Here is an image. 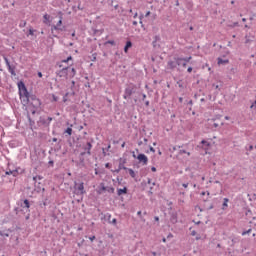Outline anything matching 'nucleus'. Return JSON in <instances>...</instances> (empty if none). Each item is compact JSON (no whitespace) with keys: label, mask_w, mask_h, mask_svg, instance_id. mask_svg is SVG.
I'll list each match as a JSON object with an SVG mask.
<instances>
[{"label":"nucleus","mask_w":256,"mask_h":256,"mask_svg":"<svg viewBox=\"0 0 256 256\" xmlns=\"http://www.w3.org/2000/svg\"><path fill=\"white\" fill-rule=\"evenodd\" d=\"M141 213H142L141 211H138V212H137V215H138L139 217H141Z\"/></svg>","instance_id":"nucleus-56"},{"label":"nucleus","mask_w":256,"mask_h":256,"mask_svg":"<svg viewBox=\"0 0 256 256\" xmlns=\"http://www.w3.org/2000/svg\"><path fill=\"white\" fill-rule=\"evenodd\" d=\"M251 229H248L247 231H244L242 232V235L245 236V235H249V233H251Z\"/></svg>","instance_id":"nucleus-33"},{"label":"nucleus","mask_w":256,"mask_h":256,"mask_svg":"<svg viewBox=\"0 0 256 256\" xmlns=\"http://www.w3.org/2000/svg\"><path fill=\"white\" fill-rule=\"evenodd\" d=\"M149 149H150L151 153H155V148H153V146H150Z\"/></svg>","instance_id":"nucleus-39"},{"label":"nucleus","mask_w":256,"mask_h":256,"mask_svg":"<svg viewBox=\"0 0 256 256\" xmlns=\"http://www.w3.org/2000/svg\"><path fill=\"white\" fill-rule=\"evenodd\" d=\"M125 194H127V187L118 188L117 195L121 196V195H125Z\"/></svg>","instance_id":"nucleus-16"},{"label":"nucleus","mask_w":256,"mask_h":256,"mask_svg":"<svg viewBox=\"0 0 256 256\" xmlns=\"http://www.w3.org/2000/svg\"><path fill=\"white\" fill-rule=\"evenodd\" d=\"M151 171H152L153 173H155V172L157 171V168H156L155 166H152V167H151Z\"/></svg>","instance_id":"nucleus-38"},{"label":"nucleus","mask_w":256,"mask_h":256,"mask_svg":"<svg viewBox=\"0 0 256 256\" xmlns=\"http://www.w3.org/2000/svg\"><path fill=\"white\" fill-rule=\"evenodd\" d=\"M7 69H8V71H9V73L11 74V75H13L14 77H15V75H17V73H15V67H13V66H7Z\"/></svg>","instance_id":"nucleus-21"},{"label":"nucleus","mask_w":256,"mask_h":256,"mask_svg":"<svg viewBox=\"0 0 256 256\" xmlns=\"http://www.w3.org/2000/svg\"><path fill=\"white\" fill-rule=\"evenodd\" d=\"M121 161H123L122 158H120V163L118 165V169H119V171H121V170L126 171L127 167H125V160L123 162H121Z\"/></svg>","instance_id":"nucleus-14"},{"label":"nucleus","mask_w":256,"mask_h":256,"mask_svg":"<svg viewBox=\"0 0 256 256\" xmlns=\"http://www.w3.org/2000/svg\"><path fill=\"white\" fill-rule=\"evenodd\" d=\"M42 180H43V176H41V175H37V176L33 177V181H34V185H35L37 193L41 192V189H42V191H45V188H41V187L37 186V181H42Z\"/></svg>","instance_id":"nucleus-8"},{"label":"nucleus","mask_w":256,"mask_h":256,"mask_svg":"<svg viewBox=\"0 0 256 256\" xmlns=\"http://www.w3.org/2000/svg\"><path fill=\"white\" fill-rule=\"evenodd\" d=\"M213 87L216 89H219V85L218 84H213Z\"/></svg>","instance_id":"nucleus-51"},{"label":"nucleus","mask_w":256,"mask_h":256,"mask_svg":"<svg viewBox=\"0 0 256 256\" xmlns=\"http://www.w3.org/2000/svg\"><path fill=\"white\" fill-rule=\"evenodd\" d=\"M29 35H32V36L35 35V30H33V28L29 29Z\"/></svg>","instance_id":"nucleus-34"},{"label":"nucleus","mask_w":256,"mask_h":256,"mask_svg":"<svg viewBox=\"0 0 256 256\" xmlns=\"http://www.w3.org/2000/svg\"><path fill=\"white\" fill-rule=\"evenodd\" d=\"M229 198H224V202L222 204V209L223 211H225V209H227V207H229Z\"/></svg>","instance_id":"nucleus-19"},{"label":"nucleus","mask_w":256,"mask_h":256,"mask_svg":"<svg viewBox=\"0 0 256 256\" xmlns=\"http://www.w3.org/2000/svg\"><path fill=\"white\" fill-rule=\"evenodd\" d=\"M253 149V145L249 146V151H251Z\"/></svg>","instance_id":"nucleus-58"},{"label":"nucleus","mask_w":256,"mask_h":256,"mask_svg":"<svg viewBox=\"0 0 256 256\" xmlns=\"http://www.w3.org/2000/svg\"><path fill=\"white\" fill-rule=\"evenodd\" d=\"M61 25H63V16H60L59 21L56 25L52 26V31H63V28H61Z\"/></svg>","instance_id":"nucleus-10"},{"label":"nucleus","mask_w":256,"mask_h":256,"mask_svg":"<svg viewBox=\"0 0 256 256\" xmlns=\"http://www.w3.org/2000/svg\"><path fill=\"white\" fill-rule=\"evenodd\" d=\"M106 191H107L108 193H115V188H113V187H107Z\"/></svg>","instance_id":"nucleus-30"},{"label":"nucleus","mask_w":256,"mask_h":256,"mask_svg":"<svg viewBox=\"0 0 256 256\" xmlns=\"http://www.w3.org/2000/svg\"><path fill=\"white\" fill-rule=\"evenodd\" d=\"M142 99H143V101H145V99H147V95L146 94H142Z\"/></svg>","instance_id":"nucleus-47"},{"label":"nucleus","mask_w":256,"mask_h":256,"mask_svg":"<svg viewBox=\"0 0 256 256\" xmlns=\"http://www.w3.org/2000/svg\"><path fill=\"white\" fill-rule=\"evenodd\" d=\"M132 24L134 25V27H137L138 25L137 21H133Z\"/></svg>","instance_id":"nucleus-50"},{"label":"nucleus","mask_w":256,"mask_h":256,"mask_svg":"<svg viewBox=\"0 0 256 256\" xmlns=\"http://www.w3.org/2000/svg\"><path fill=\"white\" fill-rule=\"evenodd\" d=\"M43 19H44V23L47 25L49 24L51 16H49V14H44Z\"/></svg>","instance_id":"nucleus-23"},{"label":"nucleus","mask_w":256,"mask_h":256,"mask_svg":"<svg viewBox=\"0 0 256 256\" xmlns=\"http://www.w3.org/2000/svg\"><path fill=\"white\" fill-rule=\"evenodd\" d=\"M138 15L139 14L137 12H135L134 15H133V19H137Z\"/></svg>","instance_id":"nucleus-45"},{"label":"nucleus","mask_w":256,"mask_h":256,"mask_svg":"<svg viewBox=\"0 0 256 256\" xmlns=\"http://www.w3.org/2000/svg\"><path fill=\"white\" fill-rule=\"evenodd\" d=\"M27 26V22L26 21H22L20 24H19V27H21L23 29V27H26Z\"/></svg>","instance_id":"nucleus-32"},{"label":"nucleus","mask_w":256,"mask_h":256,"mask_svg":"<svg viewBox=\"0 0 256 256\" xmlns=\"http://www.w3.org/2000/svg\"><path fill=\"white\" fill-rule=\"evenodd\" d=\"M105 167H106V169H111V164L110 163H106Z\"/></svg>","instance_id":"nucleus-37"},{"label":"nucleus","mask_w":256,"mask_h":256,"mask_svg":"<svg viewBox=\"0 0 256 256\" xmlns=\"http://www.w3.org/2000/svg\"><path fill=\"white\" fill-rule=\"evenodd\" d=\"M133 93H135V86L130 85L126 87L124 90L123 99H131V95H133Z\"/></svg>","instance_id":"nucleus-6"},{"label":"nucleus","mask_w":256,"mask_h":256,"mask_svg":"<svg viewBox=\"0 0 256 256\" xmlns=\"http://www.w3.org/2000/svg\"><path fill=\"white\" fill-rule=\"evenodd\" d=\"M132 157L138 159L139 163H142V165H147V163H149V158L145 154H138L137 156L135 155V152H133Z\"/></svg>","instance_id":"nucleus-5"},{"label":"nucleus","mask_w":256,"mask_h":256,"mask_svg":"<svg viewBox=\"0 0 256 256\" xmlns=\"http://www.w3.org/2000/svg\"><path fill=\"white\" fill-rule=\"evenodd\" d=\"M131 47H133V42L127 41L126 45L124 46V53H129V49H131Z\"/></svg>","instance_id":"nucleus-13"},{"label":"nucleus","mask_w":256,"mask_h":256,"mask_svg":"<svg viewBox=\"0 0 256 256\" xmlns=\"http://www.w3.org/2000/svg\"><path fill=\"white\" fill-rule=\"evenodd\" d=\"M128 173L130 177H132V179H135V177L137 176V174H135V171L131 168L128 169Z\"/></svg>","instance_id":"nucleus-25"},{"label":"nucleus","mask_w":256,"mask_h":256,"mask_svg":"<svg viewBox=\"0 0 256 256\" xmlns=\"http://www.w3.org/2000/svg\"><path fill=\"white\" fill-rule=\"evenodd\" d=\"M74 193L75 195H85V183L80 182H74Z\"/></svg>","instance_id":"nucleus-2"},{"label":"nucleus","mask_w":256,"mask_h":256,"mask_svg":"<svg viewBox=\"0 0 256 256\" xmlns=\"http://www.w3.org/2000/svg\"><path fill=\"white\" fill-rule=\"evenodd\" d=\"M200 197H201L202 201H209V192L202 191L200 193Z\"/></svg>","instance_id":"nucleus-11"},{"label":"nucleus","mask_w":256,"mask_h":256,"mask_svg":"<svg viewBox=\"0 0 256 256\" xmlns=\"http://www.w3.org/2000/svg\"><path fill=\"white\" fill-rule=\"evenodd\" d=\"M68 75H69L70 79H73V77H75V75H77V71L75 70V68H71V72Z\"/></svg>","instance_id":"nucleus-24"},{"label":"nucleus","mask_w":256,"mask_h":256,"mask_svg":"<svg viewBox=\"0 0 256 256\" xmlns=\"http://www.w3.org/2000/svg\"><path fill=\"white\" fill-rule=\"evenodd\" d=\"M162 241H163V243H167V239L166 238H163Z\"/></svg>","instance_id":"nucleus-57"},{"label":"nucleus","mask_w":256,"mask_h":256,"mask_svg":"<svg viewBox=\"0 0 256 256\" xmlns=\"http://www.w3.org/2000/svg\"><path fill=\"white\" fill-rule=\"evenodd\" d=\"M108 43H109V45H115V41H113V40H109Z\"/></svg>","instance_id":"nucleus-42"},{"label":"nucleus","mask_w":256,"mask_h":256,"mask_svg":"<svg viewBox=\"0 0 256 256\" xmlns=\"http://www.w3.org/2000/svg\"><path fill=\"white\" fill-rule=\"evenodd\" d=\"M151 15V11L146 12L145 17H149Z\"/></svg>","instance_id":"nucleus-46"},{"label":"nucleus","mask_w":256,"mask_h":256,"mask_svg":"<svg viewBox=\"0 0 256 256\" xmlns=\"http://www.w3.org/2000/svg\"><path fill=\"white\" fill-rule=\"evenodd\" d=\"M169 69H175L177 67V60L176 61H169L168 62Z\"/></svg>","instance_id":"nucleus-18"},{"label":"nucleus","mask_w":256,"mask_h":256,"mask_svg":"<svg viewBox=\"0 0 256 256\" xmlns=\"http://www.w3.org/2000/svg\"><path fill=\"white\" fill-rule=\"evenodd\" d=\"M144 17H145V16H144L143 14H140V15H139V20H140V21H143V18H144Z\"/></svg>","instance_id":"nucleus-43"},{"label":"nucleus","mask_w":256,"mask_h":256,"mask_svg":"<svg viewBox=\"0 0 256 256\" xmlns=\"http://www.w3.org/2000/svg\"><path fill=\"white\" fill-rule=\"evenodd\" d=\"M242 21H243V23H245V22L247 21V19H246V18H243Z\"/></svg>","instance_id":"nucleus-62"},{"label":"nucleus","mask_w":256,"mask_h":256,"mask_svg":"<svg viewBox=\"0 0 256 256\" xmlns=\"http://www.w3.org/2000/svg\"><path fill=\"white\" fill-rule=\"evenodd\" d=\"M66 60H67V61H73V57H72V56H68V57L66 58Z\"/></svg>","instance_id":"nucleus-44"},{"label":"nucleus","mask_w":256,"mask_h":256,"mask_svg":"<svg viewBox=\"0 0 256 256\" xmlns=\"http://www.w3.org/2000/svg\"><path fill=\"white\" fill-rule=\"evenodd\" d=\"M110 223H112V225H117V219H116V218H113Z\"/></svg>","instance_id":"nucleus-35"},{"label":"nucleus","mask_w":256,"mask_h":256,"mask_svg":"<svg viewBox=\"0 0 256 256\" xmlns=\"http://www.w3.org/2000/svg\"><path fill=\"white\" fill-rule=\"evenodd\" d=\"M18 91L20 96V101L24 107L29 105V91H27V86L23 81L18 82Z\"/></svg>","instance_id":"nucleus-1"},{"label":"nucleus","mask_w":256,"mask_h":256,"mask_svg":"<svg viewBox=\"0 0 256 256\" xmlns=\"http://www.w3.org/2000/svg\"><path fill=\"white\" fill-rule=\"evenodd\" d=\"M226 121H229V116H225Z\"/></svg>","instance_id":"nucleus-61"},{"label":"nucleus","mask_w":256,"mask_h":256,"mask_svg":"<svg viewBox=\"0 0 256 256\" xmlns=\"http://www.w3.org/2000/svg\"><path fill=\"white\" fill-rule=\"evenodd\" d=\"M38 77H43V73L38 72Z\"/></svg>","instance_id":"nucleus-54"},{"label":"nucleus","mask_w":256,"mask_h":256,"mask_svg":"<svg viewBox=\"0 0 256 256\" xmlns=\"http://www.w3.org/2000/svg\"><path fill=\"white\" fill-rule=\"evenodd\" d=\"M187 71H188V73H191L193 71V67L189 66Z\"/></svg>","instance_id":"nucleus-41"},{"label":"nucleus","mask_w":256,"mask_h":256,"mask_svg":"<svg viewBox=\"0 0 256 256\" xmlns=\"http://www.w3.org/2000/svg\"><path fill=\"white\" fill-rule=\"evenodd\" d=\"M147 183H148V185H151V178L147 179Z\"/></svg>","instance_id":"nucleus-52"},{"label":"nucleus","mask_w":256,"mask_h":256,"mask_svg":"<svg viewBox=\"0 0 256 256\" xmlns=\"http://www.w3.org/2000/svg\"><path fill=\"white\" fill-rule=\"evenodd\" d=\"M251 109H256V100L254 101V103H252V105L250 106Z\"/></svg>","instance_id":"nucleus-36"},{"label":"nucleus","mask_w":256,"mask_h":256,"mask_svg":"<svg viewBox=\"0 0 256 256\" xmlns=\"http://www.w3.org/2000/svg\"><path fill=\"white\" fill-rule=\"evenodd\" d=\"M71 127H73L72 124L65 130V133H67L68 135H73V129Z\"/></svg>","instance_id":"nucleus-27"},{"label":"nucleus","mask_w":256,"mask_h":256,"mask_svg":"<svg viewBox=\"0 0 256 256\" xmlns=\"http://www.w3.org/2000/svg\"><path fill=\"white\" fill-rule=\"evenodd\" d=\"M3 59L6 63V67H9L11 65V62H9V58H7V56H4Z\"/></svg>","instance_id":"nucleus-28"},{"label":"nucleus","mask_w":256,"mask_h":256,"mask_svg":"<svg viewBox=\"0 0 256 256\" xmlns=\"http://www.w3.org/2000/svg\"><path fill=\"white\" fill-rule=\"evenodd\" d=\"M198 149H203L204 155H207L211 151V142L209 140H202L197 146Z\"/></svg>","instance_id":"nucleus-3"},{"label":"nucleus","mask_w":256,"mask_h":256,"mask_svg":"<svg viewBox=\"0 0 256 256\" xmlns=\"http://www.w3.org/2000/svg\"><path fill=\"white\" fill-rule=\"evenodd\" d=\"M102 191H107V187L104 184H101V188L99 190V193H102Z\"/></svg>","instance_id":"nucleus-31"},{"label":"nucleus","mask_w":256,"mask_h":256,"mask_svg":"<svg viewBox=\"0 0 256 256\" xmlns=\"http://www.w3.org/2000/svg\"><path fill=\"white\" fill-rule=\"evenodd\" d=\"M93 148V145H91V142L87 143V146L84 148L85 151H87L88 155H91V149Z\"/></svg>","instance_id":"nucleus-17"},{"label":"nucleus","mask_w":256,"mask_h":256,"mask_svg":"<svg viewBox=\"0 0 256 256\" xmlns=\"http://www.w3.org/2000/svg\"><path fill=\"white\" fill-rule=\"evenodd\" d=\"M189 61H191V56L188 58H177L176 65H178V67H182V69H185Z\"/></svg>","instance_id":"nucleus-7"},{"label":"nucleus","mask_w":256,"mask_h":256,"mask_svg":"<svg viewBox=\"0 0 256 256\" xmlns=\"http://www.w3.org/2000/svg\"><path fill=\"white\" fill-rule=\"evenodd\" d=\"M0 236L1 237H9V233H7L5 231H0Z\"/></svg>","instance_id":"nucleus-29"},{"label":"nucleus","mask_w":256,"mask_h":256,"mask_svg":"<svg viewBox=\"0 0 256 256\" xmlns=\"http://www.w3.org/2000/svg\"><path fill=\"white\" fill-rule=\"evenodd\" d=\"M154 49H159L161 47V36H154V40L152 42Z\"/></svg>","instance_id":"nucleus-9"},{"label":"nucleus","mask_w":256,"mask_h":256,"mask_svg":"<svg viewBox=\"0 0 256 256\" xmlns=\"http://www.w3.org/2000/svg\"><path fill=\"white\" fill-rule=\"evenodd\" d=\"M63 63H69V61L67 59H64L61 62L57 63V67H59V69H61L63 67Z\"/></svg>","instance_id":"nucleus-26"},{"label":"nucleus","mask_w":256,"mask_h":256,"mask_svg":"<svg viewBox=\"0 0 256 256\" xmlns=\"http://www.w3.org/2000/svg\"><path fill=\"white\" fill-rule=\"evenodd\" d=\"M57 77L67 79L69 77V66L61 67L60 70L56 71Z\"/></svg>","instance_id":"nucleus-4"},{"label":"nucleus","mask_w":256,"mask_h":256,"mask_svg":"<svg viewBox=\"0 0 256 256\" xmlns=\"http://www.w3.org/2000/svg\"><path fill=\"white\" fill-rule=\"evenodd\" d=\"M89 239L90 241H95V236H90Z\"/></svg>","instance_id":"nucleus-48"},{"label":"nucleus","mask_w":256,"mask_h":256,"mask_svg":"<svg viewBox=\"0 0 256 256\" xmlns=\"http://www.w3.org/2000/svg\"><path fill=\"white\" fill-rule=\"evenodd\" d=\"M138 145L141 147V145H143V142L142 141L138 142Z\"/></svg>","instance_id":"nucleus-59"},{"label":"nucleus","mask_w":256,"mask_h":256,"mask_svg":"<svg viewBox=\"0 0 256 256\" xmlns=\"http://www.w3.org/2000/svg\"><path fill=\"white\" fill-rule=\"evenodd\" d=\"M121 147H125V142L121 145Z\"/></svg>","instance_id":"nucleus-64"},{"label":"nucleus","mask_w":256,"mask_h":256,"mask_svg":"<svg viewBox=\"0 0 256 256\" xmlns=\"http://www.w3.org/2000/svg\"><path fill=\"white\" fill-rule=\"evenodd\" d=\"M152 255L153 256H157V252H152Z\"/></svg>","instance_id":"nucleus-60"},{"label":"nucleus","mask_w":256,"mask_h":256,"mask_svg":"<svg viewBox=\"0 0 256 256\" xmlns=\"http://www.w3.org/2000/svg\"><path fill=\"white\" fill-rule=\"evenodd\" d=\"M169 237H173V234L168 235V238H169Z\"/></svg>","instance_id":"nucleus-63"},{"label":"nucleus","mask_w":256,"mask_h":256,"mask_svg":"<svg viewBox=\"0 0 256 256\" xmlns=\"http://www.w3.org/2000/svg\"><path fill=\"white\" fill-rule=\"evenodd\" d=\"M5 175H13V177H17V175H19V170L15 169V170H7L5 172Z\"/></svg>","instance_id":"nucleus-12"},{"label":"nucleus","mask_w":256,"mask_h":256,"mask_svg":"<svg viewBox=\"0 0 256 256\" xmlns=\"http://www.w3.org/2000/svg\"><path fill=\"white\" fill-rule=\"evenodd\" d=\"M212 126H213L215 129H217V127H219V124L214 122V123L212 124Z\"/></svg>","instance_id":"nucleus-40"},{"label":"nucleus","mask_w":256,"mask_h":256,"mask_svg":"<svg viewBox=\"0 0 256 256\" xmlns=\"http://www.w3.org/2000/svg\"><path fill=\"white\" fill-rule=\"evenodd\" d=\"M149 104H150L149 100H146V101H145L146 107H149Z\"/></svg>","instance_id":"nucleus-49"},{"label":"nucleus","mask_w":256,"mask_h":256,"mask_svg":"<svg viewBox=\"0 0 256 256\" xmlns=\"http://www.w3.org/2000/svg\"><path fill=\"white\" fill-rule=\"evenodd\" d=\"M48 163H49V165H53L54 162H53V160H50Z\"/></svg>","instance_id":"nucleus-55"},{"label":"nucleus","mask_w":256,"mask_h":256,"mask_svg":"<svg viewBox=\"0 0 256 256\" xmlns=\"http://www.w3.org/2000/svg\"><path fill=\"white\" fill-rule=\"evenodd\" d=\"M21 207H23L24 209H29V207H31L29 200L25 199Z\"/></svg>","instance_id":"nucleus-22"},{"label":"nucleus","mask_w":256,"mask_h":256,"mask_svg":"<svg viewBox=\"0 0 256 256\" xmlns=\"http://www.w3.org/2000/svg\"><path fill=\"white\" fill-rule=\"evenodd\" d=\"M218 65H227L229 64V59H223V58H218Z\"/></svg>","instance_id":"nucleus-15"},{"label":"nucleus","mask_w":256,"mask_h":256,"mask_svg":"<svg viewBox=\"0 0 256 256\" xmlns=\"http://www.w3.org/2000/svg\"><path fill=\"white\" fill-rule=\"evenodd\" d=\"M53 100H54V101H58L57 96L53 95Z\"/></svg>","instance_id":"nucleus-53"},{"label":"nucleus","mask_w":256,"mask_h":256,"mask_svg":"<svg viewBox=\"0 0 256 256\" xmlns=\"http://www.w3.org/2000/svg\"><path fill=\"white\" fill-rule=\"evenodd\" d=\"M33 101H34V104L33 106L34 107H41V100H39V98H33Z\"/></svg>","instance_id":"nucleus-20"}]
</instances>
